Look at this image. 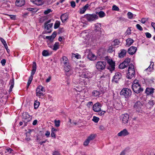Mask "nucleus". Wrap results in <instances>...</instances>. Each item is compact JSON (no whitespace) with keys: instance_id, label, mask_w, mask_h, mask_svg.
I'll return each instance as SVG.
<instances>
[{"instance_id":"11","label":"nucleus","mask_w":155,"mask_h":155,"mask_svg":"<svg viewBox=\"0 0 155 155\" xmlns=\"http://www.w3.org/2000/svg\"><path fill=\"white\" fill-rule=\"evenodd\" d=\"M101 106V105L100 103L97 102L93 105V110L95 112H98L100 111Z\"/></svg>"},{"instance_id":"50","label":"nucleus","mask_w":155,"mask_h":155,"mask_svg":"<svg viewBox=\"0 0 155 155\" xmlns=\"http://www.w3.org/2000/svg\"><path fill=\"white\" fill-rule=\"evenodd\" d=\"M71 6L73 8H74L76 6L75 3L74 1H72L71 2Z\"/></svg>"},{"instance_id":"6","label":"nucleus","mask_w":155,"mask_h":155,"mask_svg":"<svg viewBox=\"0 0 155 155\" xmlns=\"http://www.w3.org/2000/svg\"><path fill=\"white\" fill-rule=\"evenodd\" d=\"M132 88L133 91L137 94L143 91V89L141 87L140 84L132 85Z\"/></svg>"},{"instance_id":"53","label":"nucleus","mask_w":155,"mask_h":155,"mask_svg":"<svg viewBox=\"0 0 155 155\" xmlns=\"http://www.w3.org/2000/svg\"><path fill=\"white\" fill-rule=\"evenodd\" d=\"M57 35V33L56 32L54 31L52 33V34L51 35V36H52V38L54 40V38L56 37Z\"/></svg>"},{"instance_id":"54","label":"nucleus","mask_w":155,"mask_h":155,"mask_svg":"<svg viewBox=\"0 0 155 155\" xmlns=\"http://www.w3.org/2000/svg\"><path fill=\"white\" fill-rule=\"evenodd\" d=\"M51 136L52 137H54V138L56 137V136L55 134V132L51 130Z\"/></svg>"},{"instance_id":"38","label":"nucleus","mask_w":155,"mask_h":155,"mask_svg":"<svg viewBox=\"0 0 155 155\" xmlns=\"http://www.w3.org/2000/svg\"><path fill=\"white\" fill-rule=\"evenodd\" d=\"M37 89H38L39 91H41L42 92H45V91L44 87L41 85L38 86Z\"/></svg>"},{"instance_id":"52","label":"nucleus","mask_w":155,"mask_h":155,"mask_svg":"<svg viewBox=\"0 0 155 155\" xmlns=\"http://www.w3.org/2000/svg\"><path fill=\"white\" fill-rule=\"evenodd\" d=\"M145 34L147 38H150L151 37V34L149 32H146Z\"/></svg>"},{"instance_id":"13","label":"nucleus","mask_w":155,"mask_h":155,"mask_svg":"<svg viewBox=\"0 0 155 155\" xmlns=\"http://www.w3.org/2000/svg\"><path fill=\"white\" fill-rule=\"evenodd\" d=\"M121 74L120 73L117 72L115 73L113 77L112 81L116 83H117L118 80L121 78Z\"/></svg>"},{"instance_id":"43","label":"nucleus","mask_w":155,"mask_h":155,"mask_svg":"<svg viewBox=\"0 0 155 155\" xmlns=\"http://www.w3.org/2000/svg\"><path fill=\"white\" fill-rule=\"evenodd\" d=\"M151 64L150 66L146 69V70H149L150 69L152 68L153 69V66L154 65V63L153 62H150Z\"/></svg>"},{"instance_id":"23","label":"nucleus","mask_w":155,"mask_h":155,"mask_svg":"<svg viewBox=\"0 0 155 155\" xmlns=\"http://www.w3.org/2000/svg\"><path fill=\"white\" fill-rule=\"evenodd\" d=\"M68 18V15H67L65 14H62L61 17V19L63 22H64L66 21Z\"/></svg>"},{"instance_id":"47","label":"nucleus","mask_w":155,"mask_h":155,"mask_svg":"<svg viewBox=\"0 0 155 155\" xmlns=\"http://www.w3.org/2000/svg\"><path fill=\"white\" fill-rule=\"evenodd\" d=\"M127 15L128 16V18L130 19H131L133 17V14L130 12H129L127 13Z\"/></svg>"},{"instance_id":"19","label":"nucleus","mask_w":155,"mask_h":155,"mask_svg":"<svg viewBox=\"0 0 155 155\" xmlns=\"http://www.w3.org/2000/svg\"><path fill=\"white\" fill-rule=\"evenodd\" d=\"M154 89L152 88L147 87L145 93L148 95H150L152 94L153 92Z\"/></svg>"},{"instance_id":"45","label":"nucleus","mask_w":155,"mask_h":155,"mask_svg":"<svg viewBox=\"0 0 155 155\" xmlns=\"http://www.w3.org/2000/svg\"><path fill=\"white\" fill-rule=\"evenodd\" d=\"M99 118L96 117L94 116L92 119V120L95 123H97L99 121Z\"/></svg>"},{"instance_id":"51","label":"nucleus","mask_w":155,"mask_h":155,"mask_svg":"<svg viewBox=\"0 0 155 155\" xmlns=\"http://www.w3.org/2000/svg\"><path fill=\"white\" fill-rule=\"evenodd\" d=\"M86 11V10L83 7L80 9V13L81 14H83L84 13L85 11Z\"/></svg>"},{"instance_id":"60","label":"nucleus","mask_w":155,"mask_h":155,"mask_svg":"<svg viewBox=\"0 0 155 155\" xmlns=\"http://www.w3.org/2000/svg\"><path fill=\"white\" fill-rule=\"evenodd\" d=\"M9 16L10 17V18L12 20H15V19L16 18L15 15H10Z\"/></svg>"},{"instance_id":"36","label":"nucleus","mask_w":155,"mask_h":155,"mask_svg":"<svg viewBox=\"0 0 155 155\" xmlns=\"http://www.w3.org/2000/svg\"><path fill=\"white\" fill-rule=\"evenodd\" d=\"M127 66L124 63H121L119 66V68L120 69H123L127 67Z\"/></svg>"},{"instance_id":"35","label":"nucleus","mask_w":155,"mask_h":155,"mask_svg":"<svg viewBox=\"0 0 155 155\" xmlns=\"http://www.w3.org/2000/svg\"><path fill=\"white\" fill-rule=\"evenodd\" d=\"M95 27L96 28V29H95V30H97V31H99L101 29V25L100 24L97 23L95 25Z\"/></svg>"},{"instance_id":"28","label":"nucleus","mask_w":155,"mask_h":155,"mask_svg":"<svg viewBox=\"0 0 155 155\" xmlns=\"http://www.w3.org/2000/svg\"><path fill=\"white\" fill-rule=\"evenodd\" d=\"M36 95L37 96H44V94H43V92L41 91H39L38 89H36Z\"/></svg>"},{"instance_id":"1","label":"nucleus","mask_w":155,"mask_h":155,"mask_svg":"<svg viewBox=\"0 0 155 155\" xmlns=\"http://www.w3.org/2000/svg\"><path fill=\"white\" fill-rule=\"evenodd\" d=\"M134 66L133 64H129L128 67V73L127 76V78L129 79H131L134 77Z\"/></svg>"},{"instance_id":"25","label":"nucleus","mask_w":155,"mask_h":155,"mask_svg":"<svg viewBox=\"0 0 155 155\" xmlns=\"http://www.w3.org/2000/svg\"><path fill=\"white\" fill-rule=\"evenodd\" d=\"M87 57L90 60H92L95 58V55L91 52H89L87 54Z\"/></svg>"},{"instance_id":"42","label":"nucleus","mask_w":155,"mask_h":155,"mask_svg":"<svg viewBox=\"0 0 155 155\" xmlns=\"http://www.w3.org/2000/svg\"><path fill=\"white\" fill-rule=\"evenodd\" d=\"M112 9L113 10L119 11V8L116 5H114L112 7Z\"/></svg>"},{"instance_id":"4","label":"nucleus","mask_w":155,"mask_h":155,"mask_svg":"<svg viewBox=\"0 0 155 155\" xmlns=\"http://www.w3.org/2000/svg\"><path fill=\"white\" fill-rule=\"evenodd\" d=\"M106 63L105 61H98L96 64V68L100 71L104 70L105 68Z\"/></svg>"},{"instance_id":"37","label":"nucleus","mask_w":155,"mask_h":155,"mask_svg":"<svg viewBox=\"0 0 155 155\" xmlns=\"http://www.w3.org/2000/svg\"><path fill=\"white\" fill-rule=\"evenodd\" d=\"M60 23L59 21H57L55 22L54 26V29H56L59 27L60 26Z\"/></svg>"},{"instance_id":"64","label":"nucleus","mask_w":155,"mask_h":155,"mask_svg":"<svg viewBox=\"0 0 155 155\" xmlns=\"http://www.w3.org/2000/svg\"><path fill=\"white\" fill-rule=\"evenodd\" d=\"M53 155H60L58 152L57 151H55L53 153Z\"/></svg>"},{"instance_id":"5","label":"nucleus","mask_w":155,"mask_h":155,"mask_svg":"<svg viewBox=\"0 0 155 155\" xmlns=\"http://www.w3.org/2000/svg\"><path fill=\"white\" fill-rule=\"evenodd\" d=\"M120 119L123 124L127 125L129 120V115L127 114H122L120 117Z\"/></svg>"},{"instance_id":"59","label":"nucleus","mask_w":155,"mask_h":155,"mask_svg":"<svg viewBox=\"0 0 155 155\" xmlns=\"http://www.w3.org/2000/svg\"><path fill=\"white\" fill-rule=\"evenodd\" d=\"M136 84H140L139 83V81L138 80H135L134 81V83L132 85H136Z\"/></svg>"},{"instance_id":"14","label":"nucleus","mask_w":155,"mask_h":155,"mask_svg":"<svg viewBox=\"0 0 155 155\" xmlns=\"http://www.w3.org/2000/svg\"><path fill=\"white\" fill-rule=\"evenodd\" d=\"M129 134L127 130L126 129H124L123 130L121 131L120 132L118 133L117 136H125L129 135Z\"/></svg>"},{"instance_id":"31","label":"nucleus","mask_w":155,"mask_h":155,"mask_svg":"<svg viewBox=\"0 0 155 155\" xmlns=\"http://www.w3.org/2000/svg\"><path fill=\"white\" fill-rule=\"evenodd\" d=\"M100 94V92L97 91H94L92 93V95L94 97L99 96Z\"/></svg>"},{"instance_id":"30","label":"nucleus","mask_w":155,"mask_h":155,"mask_svg":"<svg viewBox=\"0 0 155 155\" xmlns=\"http://www.w3.org/2000/svg\"><path fill=\"white\" fill-rule=\"evenodd\" d=\"M59 48V43L58 42H56L54 44L53 50L54 51H56Z\"/></svg>"},{"instance_id":"3","label":"nucleus","mask_w":155,"mask_h":155,"mask_svg":"<svg viewBox=\"0 0 155 155\" xmlns=\"http://www.w3.org/2000/svg\"><path fill=\"white\" fill-rule=\"evenodd\" d=\"M84 18L89 22L94 21L98 18L97 15L95 14H86L84 16Z\"/></svg>"},{"instance_id":"33","label":"nucleus","mask_w":155,"mask_h":155,"mask_svg":"<svg viewBox=\"0 0 155 155\" xmlns=\"http://www.w3.org/2000/svg\"><path fill=\"white\" fill-rule=\"evenodd\" d=\"M40 104V102L39 101H35L34 103V108L37 109L38 107Z\"/></svg>"},{"instance_id":"10","label":"nucleus","mask_w":155,"mask_h":155,"mask_svg":"<svg viewBox=\"0 0 155 155\" xmlns=\"http://www.w3.org/2000/svg\"><path fill=\"white\" fill-rule=\"evenodd\" d=\"M107 61L109 65L108 66L107 69L111 72L114 70L115 63L112 60L109 59Z\"/></svg>"},{"instance_id":"17","label":"nucleus","mask_w":155,"mask_h":155,"mask_svg":"<svg viewBox=\"0 0 155 155\" xmlns=\"http://www.w3.org/2000/svg\"><path fill=\"white\" fill-rule=\"evenodd\" d=\"M53 24L51 23L46 25H45V28L46 29V30L47 31V32L48 33H50L51 32V28L53 26Z\"/></svg>"},{"instance_id":"61","label":"nucleus","mask_w":155,"mask_h":155,"mask_svg":"<svg viewBox=\"0 0 155 155\" xmlns=\"http://www.w3.org/2000/svg\"><path fill=\"white\" fill-rule=\"evenodd\" d=\"M50 132L47 131H46L45 135L47 137H48L50 136Z\"/></svg>"},{"instance_id":"49","label":"nucleus","mask_w":155,"mask_h":155,"mask_svg":"<svg viewBox=\"0 0 155 155\" xmlns=\"http://www.w3.org/2000/svg\"><path fill=\"white\" fill-rule=\"evenodd\" d=\"M136 26L137 27V28L139 30L141 31L143 30V28L139 24H137Z\"/></svg>"},{"instance_id":"46","label":"nucleus","mask_w":155,"mask_h":155,"mask_svg":"<svg viewBox=\"0 0 155 155\" xmlns=\"http://www.w3.org/2000/svg\"><path fill=\"white\" fill-rule=\"evenodd\" d=\"M45 39H48L51 42L53 41V39L52 38V36H46L45 37Z\"/></svg>"},{"instance_id":"55","label":"nucleus","mask_w":155,"mask_h":155,"mask_svg":"<svg viewBox=\"0 0 155 155\" xmlns=\"http://www.w3.org/2000/svg\"><path fill=\"white\" fill-rule=\"evenodd\" d=\"M93 104V103L91 101L88 102L87 104V106L88 107H90L92 106Z\"/></svg>"},{"instance_id":"18","label":"nucleus","mask_w":155,"mask_h":155,"mask_svg":"<svg viewBox=\"0 0 155 155\" xmlns=\"http://www.w3.org/2000/svg\"><path fill=\"white\" fill-rule=\"evenodd\" d=\"M36 70V64L35 62H33L32 70L31 72V74L30 77H33V75L35 74Z\"/></svg>"},{"instance_id":"58","label":"nucleus","mask_w":155,"mask_h":155,"mask_svg":"<svg viewBox=\"0 0 155 155\" xmlns=\"http://www.w3.org/2000/svg\"><path fill=\"white\" fill-rule=\"evenodd\" d=\"M32 79H33L32 77H30L27 83H28V84H30L31 82V81L32 80Z\"/></svg>"},{"instance_id":"15","label":"nucleus","mask_w":155,"mask_h":155,"mask_svg":"<svg viewBox=\"0 0 155 155\" xmlns=\"http://www.w3.org/2000/svg\"><path fill=\"white\" fill-rule=\"evenodd\" d=\"M137 50V48L134 46H131L129 48L127 51L128 53L131 55H133L135 53Z\"/></svg>"},{"instance_id":"20","label":"nucleus","mask_w":155,"mask_h":155,"mask_svg":"<svg viewBox=\"0 0 155 155\" xmlns=\"http://www.w3.org/2000/svg\"><path fill=\"white\" fill-rule=\"evenodd\" d=\"M31 1L37 5H40L43 4V2L41 0H31Z\"/></svg>"},{"instance_id":"32","label":"nucleus","mask_w":155,"mask_h":155,"mask_svg":"<svg viewBox=\"0 0 155 155\" xmlns=\"http://www.w3.org/2000/svg\"><path fill=\"white\" fill-rule=\"evenodd\" d=\"M97 13L100 18H103L105 15V13L102 11H101Z\"/></svg>"},{"instance_id":"63","label":"nucleus","mask_w":155,"mask_h":155,"mask_svg":"<svg viewBox=\"0 0 155 155\" xmlns=\"http://www.w3.org/2000/svg\"><path fill=\"white\" fill-rule=\"evenodd\" d=\"M105 113V111H102L101 112H99L98 113V114L101 115V116H102L104 115V113Z\"/></svg>"},{"instance_id":"56","label":"nucleus","mask_w":155,"mask_h":155,"mask_svg":"<svg viewBox=\"0 0 155 155\" xmlns=\"http://www.w3.org/2000/svg\"><path fill=\"white\" fill-rule=\"evenodd\" d=\"M6 63V60L4 59H3L1 61V63L2 66L5 65Z\"/></svg>"},{"instance_id":"21","label":"nucleus","mask_w":155,"mask_h":155,"mask_svg":"<svg viewBox=\"0 0 155 155\" xmlns=\"http://www.w3.org/2000/svg\"><path fill=\"white\" fill-rule=\"evenodd\" d=\"M62 62L64 66L68 64V63H69V61L67 57L64 56H63L62 57Z\"/></svg>"},{"instance_id":"40","label":"nucleus","mask_w":155,"mask_h":155,"mask_svg":"<svg viewBox=\"0 0 155 155\" xmlns=\"http://www.w3.org/2000/svg\"><path fill=\"white\" fill-rule=\"evenodd\" d=\"M55 126L56 127H59L60 125V121L58 120L57 121L56 120H54Z\"/></svg>"},{"instance_id":"34","label":"nucleus","mask_w":155,"mask_h":155,"mask_svg":"<svg viewBox=\"0 0 155 155\" xmlns=\"http://www.w3.org/2000/svg\"><path fill=\"white\" fill-rule=\"evenodd\" d=\"M130 61V58H127L123 62V63H124L127 66H128L129 64Z\"/></svg>"},{"instance_id":"44","label":"nucleus","mask_w":155,"mask_h":155,"mask_svg":"<svg viewBox=\"0 0 155 155\" xmlns=\"http://www.w3.org/2000/svg\"><path fill=\"white\" fill-rule=\"evenodd\" d=\"M148 20V18H142L140 21L143 24L145 23Z\"/></svg>"},{"instance_id":"16","label":"nucleus","mask_w":155,"mask_h":155,"mask_svg":"<svg viewBox=\"0 0 155 155\" xmlns=\"http://www.w3.org/2000/svg\"><path fill=\"white\" fill-rule=\"evenodd\" d=\"M25 0H17L15 2L16 5L19 7H21L25 4Z\"/></svg>"},{"instance_id":"39","label":"nucleus","mask_w":155,"mask_h":155,"mask_svg":"<svg viewBox=\"0 0 155 155\" xmlns=\"http://www.w3.org/2000/svg\"><path fill=\"white\" fill-rule=\"evenodd\" d=\"M42 54L44 56H47L49 55V54L47 51L44 50L42 51Z\"/></svg>"},{"instance_id":"41","label":"nucleus","mask_w":155,"mask_h":155,"mask_svg":"<svg viewBox=\"0 0 155 155\" xmlns=\"http://www.w3.org/2000/svg\"><path fill=\"white\" fill-rule=\"evenodd\" d=\"M83 77L85 78H90L91 77L89 75V73H88L87 72H85L83 74Z\"/></svg>"},{"instance_id":"8","label":"nucleus","mask_w":155,"mask_h":155,"mask_svg":"<svg viewBox=\"0 0 155 155\" xmlns=\"http://www.w3.org/2000/svg\"><path fill=\"white\" fill-rule=\"evenodd\" d=\"M64 70L66 72V74L67 76H69L72 73L71 70V68L70 65L69 63H68V64L64 65Z\"/></svg>"},{"instance_id":"62","label":"nucleus","mask_w":155,"mask_h":155,"mask_svg":"<svg viewBox=\"0 0 155 155\" xmlns=\"http://www.w3.org/2000/svg\"><path fill=\"white\" fill-rule=\"evenodd\" d=\"M127 35H130L131 34V30L129 28L126 31Z\"/></svg>"},{"instance_id":"48","label":"nucleus","mask_w":155,"mask_h":155,"mask_svg":"<svg viewBox=\"0 0 155 155\" xmlns=\"http://www.w3.org/2000/svg\"><path fill=\"white\" fill-rule=\"evenodd\" d=\"M51 12L52 11L51 9H48L47 10L45 11L44 12V13L45 15H47Z\"/></svg>"},{"instance_id":"9","label":"nucleus","mask_w":155,"mask_h":155,"mask_svg":"<svg viewBox=\"0 0 155 155\" xmlns=\"http://www.w3.org/2000/svg\"><path fill=\"white\" fill-rule=\"evenodd\" d=\"M96 135V134H91L84 142V145L85 146H87L90 141L93 140L95 138Z\"/></svg>"},{"instance_id":"57","label":"nucleus","mask_w":155,"mask_h":155,"mask_svg":"<svg viewBox=\"0 0 155 155\" xmlns=\"http://www.w3.org/2000/svg\"><path fill=\"white\" fill-rule=\"evenodd\" d=\"M148 103L150 105H151L152 106L154 104L153 101L152 100L149 101Z\"/></svg>"},{"instance_id":"29","label":"nucleus","mask_w":155,"mask_h":155,"mask_svg":"<svg viewBox=\"0 0 155 155\" xmlns=\"http://www.w3.org/2000/svg\"><path fill=\"white\" fill-rule=\"evenodd\" d=\"M0 40L2 43L4 45V46L5 48L6 49L7 51H8V50H9L8 49H7L8 48V46L7 45L6 43V42L5 41V40L2 38H1Z\"/></svg>"},{"instance_id":"7","label":"nucleus","mask_w":155,"mask_h":155,"mask_svg":"<svg viewBox=\"0 0 155 155\" xmlns=\"http://www.w3.org/2000/svg\"><path fill=\"white\" fill-rule=\"evenodd\" d=\"M23 121L25 123V125H26V124L30 121L31 120V117L30 116L28 113L25 112L23 114L22 117Z\"/></svg>"},{"instance_id":"12","label":"nucleus","mask_w":155,"mask_h":155,"mask_svg":"<svg viewBox=\"0 0 155 155\" xmlns=\"http://www.w3.org/2000/svg\"><path fill=\"white\" fill-rule=\"evenodd\" d=\"M143 104L142 103L138 101L135 103L134 107L136 111H138L141 108Z\"/></svg>"},{"instance_id":"2","label":"nucleus","mask_w":155,"mask_h":155,"mask_svg":"<svg viewBox=\"0 0 155 155\" xmlns=\"http://www.w3.org/2000/svg\"><path fill=\"white\" fill-rule=\"evenodd\" d=\"M131 91L128 88H124L121 91L120 94L122 97L125 98H129L131 95Z\"/></svg>"},{"instance_id":"26","label":"nucleus","mask_w":155,"mask_h":155,"mask_svg":"<svg viewBox=\"0 0 155 155\" xmlns=\"http://www.w3.org/2000/svg\"><path fill=\"white\" fill-rule=\"evenodd\" d=\"M9 84L11 85L9 89V92H11L12 91V89L14 87V79L13 78L10 81Z\"/></svg>"},{"instance_id":"22","label":"nucleus","mask_w":155,"mask_h":155,"mask_svg":"<svg viewBox=\"0 0 155 155\" xmlns=\"http://www.w3.org/2000/svg\"><path fill=\"white\" fill-rule=\"evenodd\" d=\"M126 50L124 49H122L121 50V52L119 54V56L120 58H122L126 55Z\"/></svg>"},{"instance_id":"27","label":"nucleus","mask_w":155,"mask_h":155,"mask_svg":"<svg viewBox=\"0 0 155 155\" xmlns=\"http://www.w3.org/2000/svg\"><path fill=\"white\" fill-rule=\"evenodd\" d=\"M9 84L11 85L9 89V92H11L12 91V89L14 87V79L13 78L10 81Z\"/></svg>"},{"instance_id":"24","label":"nucleus","mask_w":155,"mask_h":155,"mask_svg":"<svg viewBox=\"0 0 155 155\" xmlns=\"http://www.w3.org/2000/svg\"><path fill=\"white\" fill-rule=\"evenodd\" d=\"M126 46L128 47L130 46L134 42V40L131 38H128L126 40Z\"/></svg>"}]
</instances>
